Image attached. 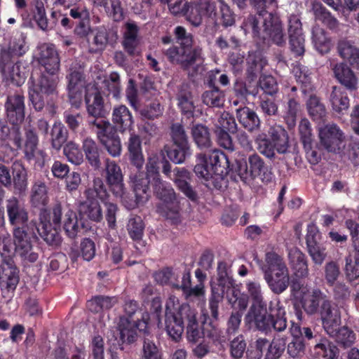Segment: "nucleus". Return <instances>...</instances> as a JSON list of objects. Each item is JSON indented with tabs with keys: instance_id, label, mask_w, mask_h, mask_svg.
Wrapping results in <instances>:
<instances>
[{
	"instance_id": "obj_56",
	"label": "nucleus",
	"mask_w": 359,
	"mask_h": 359,
	"mask_svg": "<svg viewBox=\"0 0 359 359\" xmlns=\"http://www.w3.org/2000/svg\"><path fill=\"white\" fill-rule=\"evenodd\" d=\"M174 311L175 315L177 316V318L182 320L183 325L184 323H187V325L197 319V312L196 309L191 308L187 304H183L182 305H180L179 304L176 306V309Z\"/></svg>"
},
{
	"instance_id": "obj_18",
	"label": "nucleus",
	"mask_w": 359,
	"mask_h": 359,
	"mask_svg": "<svg viewBox=\"0 0 359 359\" xmlns=\"http://www.w3.org/2000/svg\"><path fill=\"white\" fill-rule=\"evenodd\" d=\"M322 320L323 326L328 334L336 333V329L341 323V314L337 306L332 304L327 299L326 302L321 305L318 311Z\"/></svg>"
},
{
	"instance_id": "obj_32",
	"label": "nucleus",
	"mask_w": 359,
	"mask_h": 359,
	"mask_svg": "<svg viewBox=\"0 0 359 359\" xmlns=\"http://www.w3.org/2000/svg\"><path fill=\"white\" fill-rule=\"evenodd\" d=\"M236 116L239 123L248 131L257 130L260 126V121L257 114L248 107L238 109Z\"/></svg>"
},
{
	"instance_id": "obj_29",
	"label": "nucleus",
	"mask_w": 359,
	"mask_h": 359,
	"mask_svg": "<svg viewBox=\"0 0 359 359\" xmlns=\"http://www.w3.org/2000/svg\"><path fill=\"white\" fill-rule=\"evenodd\" d=\"M139 28L134 22H127L123 32V46L126 51L130 55L135 54V50L139 44Z\"/></svg>"
},
{
	"instance_id": "obj_42",
	"label": "nucleus",
	"mask_w": 359,
	"mask_h": 359,
	"mask_svg": "<svg viewBox=\"0 0 359 359\" xmlns=\"http://www.w3.org/2000/svg\"><path fill=\"white\" fill-rule=\"evenodd\" d=\"M191 135L195 143L200 149H208L211 147L212 142L208 127L202 124H196L191 129Z\"/></svg>"
},
{
	"instance_id": "obj_52",
	"label": "nucleus",
	"mask_w": 359,
	"mask_h": 359,
	"mask_svg": "<svg viewBox=\"0 0 359 359\" xmlns=\"http://www.w3.org/2000/svg\"><path fill=\"white\" fill-rule=\"evenodd\" d=\"M85 195L88 199H93L95 196H97L104 202L109 196L105 185L100 177L93 180V187L86 189Z\"/></svg>"
},
{
	"instance_id": "obj_36",
	"label": "nucleus",
	"mask_w": 359,
	"mask_h": 359,
	"mask_svg": "<svg viewBox=\"0 0 359 359\" xmlns=\"http://www.w3.org/2000/svg\"><path fill=\"white\" fill-rule=\"evenodd\" d=\"M82 148L90 165L95 169L99 168L101 163L97 143L93 139L87 137L83 141Z\"/></svg>"
},
{
	"instance_id": "obj_33",
	"label": "nucleus",
	"mask_w": 359,
	"mask_h": 359,
	"mask_svg": "<svg viewBox=\"0 0 359 359\" xmlns=\"http://www.w3.org/2000/svg\"><path fill=\"white\" fill-rule=\"evenodd\" d=\"M112 121L122 130L130 129L133 124V116L125 105L114 108Z\"/></svg>"
},
{
	"instance_id": "obj_11",
	"label": "nucleus",
	"mask_w": 359,
	"mask_h": 359,
	"mask_svg": "<svg viewBox=\"0 0 359 359\" xmlns=\"http://www.w3.org/2000/svg\"><path fill=\"white\" fill-rule=\"evenodd\" d=\"M32 227L27 229L26 226H16L13 231L16 254L28 262H34L39 257L38 253L32 248L31 236H35V233L31 229Z\"/></svg>"
},
{
	"instance_id": "obj_60",
	"label": "nucleus",
	"mask_w": 359,
	"mask_h": 359,
	"mask_svg": "<svg viewBox=\"0 0 359 359\" xmlns=\"http://www.w3.org/2000/svg\"><path fill=\"white\" fill-rule=\"evenodd\" d=\"M127 229L130 236L133 240H140L144 231V224L141 217L135 216L130 218L128 221Z\"/></svg>"
},
{
	"instance_id": "obj_40",
	"label": "nucleus",
	"mask_w": 359,
	"mask_h": 359,
	"mask_svg": "<svg viewBox=\"0 0 359 359\" xmlns=\"http://www.w3.org/2000/svg\"><path fill=\"white\" fill-rule=\"evenodd\" d=\"M306 109L313 121H323L327 115L326 108L320 100L316 95H311L306 101Z\"/></svg>"
},
{
	"instance_id": "obj_17",
	"label": "nucleus",
	"mask_w": 359,
	"mask_h": 359,
	"mask_svg": "<svg viewBox=\"0 0 359 359\" xmlns=\"http://www.w3.org/2000/svg\"><path fill=\"white\" fill-rule=\"evenodd\" d=\"M215 5L211 0H196L190 5L187 19L194 26H198L203 17L215 16Z\"/></svg>"
},
{
	"instance_id": "obj_4",
	"label": "nucleus",
	"mask_w": 359,
	"mask_h": 359,
	"mask_svg": "<svg viewBox=\"0 0 359 359\" xmlns=\"http://www.w3.org/2000/svg\"><path fill=\"white\" fill-rule=\"evenodd\" d=\"M175 34L180 46H171L165 51V55L172 63L180 65L184 68H189L195 63L203 60L202 50L200 48H192L193 39L191 34L187 32L181 26L175 29Z\"/></svg>"
},
{
	"instance_id": "obj_48",
	"label": "nucleus",
	"mask_w": 359,
	"mask_h": 359,
	"mask_svg": "<svg viewBox=\"0 0 359 359\" xmlns=\"http://www.w3.org/2000/svg\"><path fill=\"white\" fill-rule=\"evenodd\" d=\"M118 327L123 342L131 343L135 340L137 332L135 324L132 323L128 318L121 317Z\"/></svg>"
},
{
	"instance_id": "obj_30",
	"label": "nucleus",
	"mask_w": 359,
	"mask_h": 359,
	"mask_svg": "<svg viewBox=\"0 0 359 359\" xmlns=\"http://www.w3.org/2000/svg\"><path fill=\"white\" fill-rule=\"evenodd\" d=\"M332 110L339 114H344L350 107V100L347 93L340 88L333 87L330 96Z\"/></svg>"
},
{
	"instance_id": "obj_63",
	"label": "nucleus",
	"mask_w": 359,
	"mask_h": 359,
	"mask_svg": "<svg viewBox=\"0 0 359 359\" xmlns=\"http://www.w3.org/2000/svg\"><path fill=\"white\" fill-rule=\"evenodd\" d=\"M324 273L327 285L333 286L341 273L339 264L334 261L327 262L324 266Z\"/></svg>"
},
{
	"instance_id": "obj_16",
	"label": "nucleus",
	"mask_w": 359,
	"mask_h": 359,
	"mask_svg": "<svg viewBox=\"0 0 359 359\" xmlns=\"http://www.w3.org/2000/svg\"><path fill=\"white\" fill-rule=\"evenodd\" d=\"M6 212L9 222L13 226H26L27 229L31 226H35L33 222H28V212L25 206L15 197H12L6 201Z\"/></svg>"
},
{
	"instance_id": "obj_47",
	"label": "nucleus",
	"mask_w": 359,
	"mask_h": 359,
	"mask_svg": "<svg viewBox=\"0 0 359 359\" xmlns=\"http://www.w3.org/2000/svg\"><path fill=\"white\" fill-rule=\"evenodd\" d=\"M175 148L165 147L164 150L168 157L176 164L182 163L191 154L189 145H175Z\"/></svg>"
},
{
	"instance_id": "obj_26",
	"label": "nucleus",
	"mask_w": 359,
	"mask_h": 359,
	"mask_svg": "<svg viewBox=\"0 0 359 359\" xmlns=\"http://www.w3.org/2000/svg\"><path fill=\"white\" fill-rule=\"evenodd\" d=\"M288 259L291 268L297 277L305 278L308 276L307 261L305 255L300 250L297 248L290 249Z\"/></svg>"
},
{
	"instance_id": "obj_14",
	"label": "nucleus",
	"mask_w": 359,
	"mask_h": 359,
	"mask_svg": "<svg viewBox=\"0 0 359 359\" xmlns=\"http://www.w3.org/2000/svg\"><path fill=\"white\" fill-rule=\"evenodd\" d=\"M179 304V299L175 296H170L165 305V331L168 335L175 342H179L182 339L184 326L182 320L175 315L174 310Z\"/></svg>"
},
{
	"instance_id": "obj_28",
	"label": "nucleus",
	"mask_w": 359,
	"mask_h": 359,
	"mask_svg": "<svg viewBox=\"0 0 359 359\" xmlns=\"http://www.w3.org/2000/svg\"><path fill=\"white\" fill-rule=\"evenodd\" d=\"M128 149L129 152V158L131 163L136 167L137 171H139L144 163V158L142 154V144L140 137L134 133L130 135L128 140Z\"/></svg>"
},
{
	"instance_id": "obj_57",
	"label": "nucleus",
	"mask_w": 359,
	"mask_h": 359,
	"mask_svg": "<svg viewBox=\"0 0 359 359\" xmlns=\"http://www.w3.org/2000/svg\"><path fill=\"white\" fill-rule=\"evenodd\" d=\"M39 142L38 137L34 128H28L26 130V142L25 153L26 157L31 160L35 156L37 145Z\"/></svg>"
},
{
	"instance_id": "obj_46",
	"label": "nucleus",
	"mask_w": 359,
	"mask_h": 359,
	"mask_svg": "<svg viewBox=\"0 0 359 359\" xmlns=\"http://www.w3.org/2000/svg\"><path fill=\"white\" fill-rule=\"evenodd\" d=\"M317 356L321 359H336L339 350L337 347L327 339L322 340L314 346Z\"/></svg>"
},
{
	"instance_id": "obj_24",
	"label": "nucleus",
	"mask_w": 359,
	"mask_h": 359,
	"mask_svg": "<svg viewBox=\"0 0 359 359\" xmlns=\"http://www.w3.org/2000/svg\"><path fill=\"white\" fill-rule=\"evenodd\" d=\"M334 77L349 90L358 88V78L354 72L344 62L330 64Z\"/></svg>"
},
{
	"instance_id": "obj_9",
	"label": "nucleus",
	"mask_w": 359,
	"mask_h": 359,
	"mask_svg": "<svg viewBox=\"0 0 359 359\" xmlns=\"http://www.w3.org/2000/svg\"><path fill=\"white\" fill-rule=\"evenodd\" d=\"M292 293L295 300L308 315L317 313L321 305L327 300L326 294L320 289L311 288L307 285L294 283Z\"/></svg>"
},
{
	"instance_id": "obj_35",
	"label": "nucleus",
	"mask_w": 359,
	"mask_h": 359,
	"mask_svg": "<svg viewBox=\"0 0 359 359\" xmlns=\"http://www.w3.org/2000/svg\"><path fill=\"white\" fill-rule=\"evenodd\" d=\"M11 62L3 64L0 62L2 71L6 76L15 85H22L26 78V71L25 67H21L20 62H16L11 67L8 66Z\"/></svg>"
},
{
	"instance_id": "obj_53",
	"label": "nucleus",
	"mask_w": 359,
	"mask_h": 359,
	"mask_svg": "<svg viewBox=\"0 0 359 359\" xmlns=\"http://www.w3.org/2000/svg\"><path fill=\"white\" fill-rule=\"evenodd\" d=\"M330 337L335 338L336 341L344 346V347H349L355 341V334L347 327H342L336 329V333L329 334Z\"/></svg>"
},
{
	"instance_id": "obj_49",
	"label": "nucleus",
	"mask_w": 359,
	"mask_h": 359,
	"mask_svg": "<svg viewBox=\"0 0 359 359\" xmlns=\"http://www.w3.org/2000/svg\"><path fill=\"white\" fill-rule=\"evenodd\" d=\"M205 104L213 107H221L224 105V93L217 87L206 90L202 96Z\"/></svg>"
},
{
	"instance_id": "obj_62",
	"label": "nucleus",
	"mask_w": 359,
	"mask_h": 359,
	"mask_svg": "<svg viewBox=\"0 0 359 359\" xmlns=\"http://www.w3.org/2000/svg\"><path fill=\"white\" fill-rule=\"evenodd\" d=\"M138 111L143 118L154 119L160 116L163 114V108L161 107L158 101L155 100L142 109L139 108Z\"/></svg>"
},
{
	"instance_id": "obj_13",
	"label": "nucleus",
	"mask_w": 359,
	"mask_h": 359,
	"mask_svg": "<svg viewBox=\"0 0 359 359\" xmlns=\"http://www.w3.org/2000/svg\"><path fill=\"white\" fill-rule=\"evenodd\" d=\"M248 163L250 168L245 161H237L236 171L242 179L246 180L250 177H256L260 176L263 172L262 181L266 182L271 181L272 175L270 172H265L264 163L259 155L256 154L250 155L248 158Z\"/></svg>"
},
{
	"instance_id": "obj_22",
	"label": "nucleus",
	"mask_w": 359,
	"mask_h": 359,
	"mask_svg": "<svg viewBox=\"0 0 359 359\" xmlns=\"http://www.w3.org/2000/svg\"><path fill=\"white\" fill-rule=\"evenodd\" d=\"M171 180L177 188L182 192L189 199L196 201L198 199L196 191L189 183L191 180L190 172L184 168H175Z\"/></svg>"
},
{
	"instance_id": "obj_15",
	"label": "nucleus",
	"mask_w": 359,
	"mask_h": 359,
	"mask_svg": "<svg viewBox=\"0 0 359 359\" xmlns=\"http://www.w3.org/2000/svg\"><path fill=\"white\" fill-rule=\"evenodd\" d=\"M245 323L249 327H255L261 331L270 330L272 325L271 313L267 314L265 303L252 304L244 318Z\"/></svg>"
},
{
	"instance_id": "obj_20",
	"label": "nucleus",
	"mask_w": 359,
	"mask_h": 359,
	"mask_svg": "<svg viewBox=\"0 0 359 359\" xmlns=\"http://www.w3.org/2000/svg\"><path fill=\"white\" fill-rule=\"evenodd\" d=\"M256 348L261 354H264V359H279L285 349V341L283 338H274L271 342L265 338L256 341Z\"/></svg>"
},
{
	"instance_id": "obj_54",
	"label": "nucleus",
	"mask_w": 359,
	"mask_h": 359,
	"mask_svg": "<svg viewBox=\"0 0 359 359\" xmlns=\"http://www.w3.org/2000/svg\"><path fill=\"white\" fill-rule=\"evenodd\" d=\"M215 126L217 130H228L230 133H234L237 128L235 118L226 111H223L217 115Z\"/></svg>"
},
{
	"instance_id": "obj_8",
	"label": "nucleus",
	"mask_w": 359,
	"mask_h": 359,
	"mask_svg": "<svg viewBox=\"0 0 359 359\" xmlns=\"http://www.w3.org/2000/svg\"><path fill=\"white\" fill-rule=\"evenodd\" d=\"M104 173L106 183L112 194L119 198L126 208H135L136 203L128 196L123 182V174L121 167L114 161L107 158L104 163Z\"/></svg>"
},
{
	"instance_id": "obj_23",
	"label": "nucleus",
	"mask_w": 359,
	"mask_h": 359,
	"mask_svg": "<svg viewBox=\"0 0 359 359\" xmlns=\"http://www.w3.org/2000/svg\"><path fill=\"white\" fill-rule=\"evenodd\" d=\"M87 111L89 115L97 118L105 114L104 102L98 89L94 86H88L85 97Z\"/></svg>"
},
{
	"instance_id": "obj_31",
	"label": "nucleus",
	"mask_w": 359,
	"mask_h": 359,
	"mask_svg": "<svg viewBox=\"0 0 359 359\" xmlns=\"http://www.w3.org/2000/svg\"><path fill=\"white\" fill-rule=\"evenodd\" d=\"M80 214L87 219L99 222L103 218L102 210L97 200L88 199L80 205Z\"/></svg>"
},
{
	"instance_id": "obj_5",
	"label": "nucleus",
	"mask_w": 359,
	"mask_h": 359,
	"mask_svg": "<svg viewBox=\"0 0 359 359\" xmlns=\"http://www.w3.org/2000/svg\"><path fill=\"white\" fill-rule=\"evenodd\" d=\"M264 278L275 294H281L290 285V273L283 258L274 252H267L264 262L260 266Z\"/></svg>"
},
{
	"instance_id": "obj_2",
	"label": "nucleus",
	"mask_w": 359,
	"mask_h": 359,
	"mask_svg": "<svg viewBox=\"0 0 359 359\" xmlns=\"http://www.w3.org/2000/svg\"><path fill=\"white\" fill-rule=\"evenodd\" d=\"M39 62L51 77L42 74L39 79L32 81L29 90V100L36 111L42 110L44 107L43 95L53 94L56 90L58 81L56 74L60 69V59L53 45L41 46Z\"/></svg>"
},
{
	"instance_id": "obj_19",
	"label": "nucleus",
	"mask_w": 359,
	"mask_h": 359,
	"mask_svg": "<svg viewBox=\"0 0 359 359\" xmlns=\"http://www.w3.org/2000/svg\"><path fill=\"white\" fill-rule=\"evenodd\" d=\"M25 36L19 34L11 39L7 48H3L0 53V62L3 64L12 62L14 57L23 55L27 50Z\"/></svg>"
},
{
	"instance_id": "obj_37",
	"label": "nucleus",
	"mask_w": 359,
	"mask_h": 359,
	"mask_svg": "<svg viewBox=\"0 0 359 359\" xmlns=\"http://www.w3.org/2000/svg\"><path fill=\"white\" fill-rule=\"evenodd\" d=\"M226 298L234 309L245 310L248 304V297L243 294L238 286L231 285L226 291Z\"/></svg>"
},
{
	"instance_id": "obj_59",
	"label": "nucleus",
	"mask_w": 359,
	"mask_h": 359,
	"mask_svg": "<svg viewBox=\"0 0 359 359\" xmlns=\"http://www.w3.org/2000/svg\"><path fill=\"white\" fill-rule=\"evenodd\" d=\"M219 3V15L222 25L225 27H230L235 24L236 15L229 6L224 0H218Z\"/></svg>"
},
{
	"instance_id": "obj_1",
	"label": "nucleus",
	"mask_w": 359,
	"mask_h": 359,
	"mask_svg": "<svg viewBox=\"0 0 359 359\" xmlns=\"http://www.w3.org/2000/svg\"><path fill=\"white\" fill-rule=\"evenodd\" d=\"M130 182L135 194L136 205L143 204L148 201L149 184H151L157 197L164 203L158 208V211L168 219L177 218L178 202L175 190L170 183L161 178L156 161L149 160L147 163L146 177L142 172H132L130 175Z\"/></svg>"
},
{
	"instance_id": "obj_61",
	"label": "nucleus",
	"mask_w": 359,
	"mask_h": 359,
	"mask_svg": "<svg viewBox=\"0 0 359 359\" xmlns=\"http://www.w3.org/2000/svg\"><path fill=\"white\" fill-rule=\"evenodd\" d=\"M34 20L43 31L50 30L49 20L47 19L46 10L41 1L36 2L35 5Z\"/></svg>"
},
{
	"instance_id": "obj_51",
	"label": "nucleus",
	"mask_w": 359,
	"mask_h": 359,
	"mask_svg": "<svg viewBox=\"0 0 359 359\" xmlns=\"http://www.w3.org/2000/svg\"><path fill=\"white\" fill-rule=\"evenodd\" d=\"M63 154L67 161L74 165H81L83 161V156L79 144L70 141L63 149Z\"/></svg>"
},
{
	"instance_id": "obj_41",
	"label": "nucleus",
	"mask_w": 359,
	"mask_h": 359,
	"mask_svg": "<svg viewBox=\"0 0 359 359\" xmlns=\"http://www.w3.org/2000/svg\"><path fill=\"white\" fill-rule=\"evenodd\" d=\"M13 180L15 188L22 193L27 187V175L26 169L20 161H15L12 165Z\"/></svg>"
},
{
	"instance_id": "obj_12",
	"label": "nucleus",
	"mask_w": 359,
	"mask_h": 359,
	"mask_svg": "<svg viewBox=\"0 0 359 359\" xmlns=\"http://www.w3.org/2000/svg\"><path fill=\"white\" fill-rule=\"evenodd\" d=\"M320 144L329 152L341 153L345 136L343 131L335 123H328L318 128Z\"/></svg>"
},
{
	"instance_id": "obj_58",
	"label": "nucleus",
	"mask_w": 359,
	"mask_h": 359,
	"mask_svg": "<svg viewBox=\"0 0 359 359\" xmlns=\"http://www.w3.org/2000/svg\"><path fill=\"white\" fill-rule=\"evenodd\" d=\"M308 252L313 262L318 265H321L326 258V248L320 243L307 245Z\"/></svg>"
},
{
	"instance_id": "obj_10",
	"label": "nucleus",
	"mask_w": 359,
	"mask_h": 359,
	"mask_svg": "<svg viewBox=\"0 0 359 359\" xmlns=\"http://www.w3.org/2000/svg\"><path fill=\"white\" fill-rule=\"evenodd\" d=\"M90 124L97 128V137L108 153L113 157L119 156L122 147L120 139L111 124L104 120H95L90 122Z\"/></svg>"
},
{
	"instance_id": "obj_27",
	"label": "nucleus",
	"mask_w": 359,
	"mask_h": 359,
	"mask_svg": "<svg viewBox=\"0 0 359 359\" xmlns=\"http://www.w3.org/2000/svg\"><path fill=\"white\" fill-rule=\"evenodd\" d=\"M337 48L341 57L359 70V49L353 42L344 39H341L337 43Z\"/></svg>"
},
{
	"instance_id": "obj_38",
	"label": "nucleus",
	"mask_w": 359,
	"mask_h": 359,
	"mask_svg": "<svg viewBox=\"0 0 359 359\" xmlns=\"http://www.w3.org/2000/svg\"><path fill=\"white\" fill-rule=\"evenodd\" d=\"M81 75L78 72H73L67 76L69 81V97L72 105L78 107L81 101V93L79 91Z\"/></svg>"
},
{
	"instance_id": "obj_43",
	"label": "nucleus",
	"mask_w": 359,
	"mask_h": 359,
	"mask_svg": "<svg viewBox=\"0 0 359 359\" xmlns=\"http://www.w3.org/2000/svg\"><path fill=\"white\" fill-rule=\"evenodd\" d=\"M93 34L91 41H89V51L97 53L102 50L108 41L107 29L103 27H97L92 31Z\"/></svg>"
},
{
	"instance_id": "obj_6",
	"label": "nucleus",
	"mask_w": 359,
	"mask_h": 359,
	"mask_svg": "<svg viewBox=\"0 0 359 359\" xmlns=\"http://www.w3.org/2000/svg\"><path fill=\"white\" fill-rule=\"evenodd\" d=\"M228 165V158L221 151L215 149L208 156L200 154L197 156L194 167L196 175L208 182V186L217 187L215 182L222 179V168Z\"/></svg>"
},
{
	"instance_id": "obj_64",
	"label": "nucleus",
	"mask_w": 359,
	"mask_h": 359,
	"mask_svg": "<svg viewBox=\"0 0 359 359\" xmlns=\"http://www.w3.org/2000/svg\"><path fill=\"white\" fill-rule=\"evenodd\" d=\"M343 158H346L354 163H359V143L351 142L347 147L342 144L341 153H338Z\"/></svg>"
},
{
	"instance_id": "obj_44",
	"label": "nucleus",
	"mask_w": 359,
	"mask_h": 359,
	"mask_svg": "<svg viewBox=\"0 0 359 359\" xmlns=\"http://www.w3.org/2000/svg\"><path fill=\"white\" fill-rule=\"evenodd\" d=\"M1 267L0 280L6 283L8 289L14 290L19 280L17 269L9 262L3 264Z\"/></svg>"
},
{
	"instance_id": "obj_50",
	"label": "nucleus",
	"mask_w": 359,
	"mask_h": 359,
	"mask_svg": "<svg viewBox=\"0 0 359 359\" xmlns=\"http://www.w3.org/2000/svg\"><path fill=\"white\" fill-rule=\"evenodd\" d=\"M64 229L71 238H74L79 231L77 215L72 210L69 209L65 213Z\"/></svg>"
},
{
	"instance_id": "obj_39",
	"label": "nucleus",
	"mask_w": 359,
	"mask_h": 359,
	"mask_svg": "<svg viewBox=\"0 0 359 359\" xmlns=\"http://www.w3.org/2000/svg\"><path fill=\"white\" fill-rule=\"evenodd\" d=\"M312 39L316 49L321 54L328 53L332 47V43L325 32L319 26H315L312 29Z\"/></svg>"
},
{
	"instance_id": "obj_45",
	"label": "nucleus",
	"mask_w": 359,
	"mask_h": 359,
	"mask_svg": "<svg viewBox=\"0 0 359 359\" xmlns=\"http://www.w3.org/2000/svg\"><path fill=\"white\" fill-rule=\"evenodd\" d=\"M67 135L68 133L64 125L61 122H55L50 132L52 147L56 150H60L67 141Z\"/></svg>"
},
{
	"instance_id": "obj_55",
	"label": "nucleus",
	"mask_w": 359,
	"mask_h": 359,
	"mask_svg": "<svg viewBox=\"0 0 359 359\" xmlns=\"http://www.w3.org/2000/svg\"><path fill=\"white\" fill-rule=\"evenodd\" d=\"M287 354L292 359L302 358L305 355V344L301 338H293L286 347Z\"/></svg>"
},
{
	"instance_id": "obj_25",
	"label": "nucleus",
	"mask_w": 359,
	"mask_h": 359,
	"mask_svg": "<svg viewBox=\"0 0 359 359\" xmlns=\"http://www.w3.org/2000/svg\"><path fill=\"white\" fill-rule=\"evenodd\" d=\"M40 224L36 227L39 236L49 245L57 246L61 243L62 239L59 234L58 229L60 227L52 226L47 220V214L43 213L40 217Z\"/></svg>"
},
{
	"instance_id": "obj_3",
	"label": "nucleus",
	"mask_w": 359,
	"mask_h": 359,
	"mask_svg": "<svg viewBox=\"0 0 359 359\" xmlns=\"http://www.w3.org/2000/svg\"><path fill=\"white\" fill-rule=\"evenodd\" d=\"M262 22L264 39H269L278 46L285 43L282 25L279 18L266 11H262L256 15H249L244 19L241 29L245 34H250L253 37H260L259 24Z\"/></svg>"
},
{
	"instance_id": "obj_7",
	"label": "nucleus",
	"mask_w": 359,
	"mask_h": 359,
	"mask_svg": "<svg viewBox=\"0 0 359 359\" xmlns=\"http://www.w3.org/2000/svg\"><path fill=\"white\" fill-rule=\"evenodd\" d=\"M270 140L264 133L258 134L255 139L259 151L267 158H273L276 151L285 154L289 147L288 135L286 130L280 126H274L269 128Z\"/></svg>"
},
{
	"instance_id": "obj_34",
	"label": "nucleus",
	"mask_w": 359,
	"mask_h": 359,
	"mask_svg": "<svg viewBox=\"0 0 359 359\" xmlns=\"http://www.w3.org/2000/svg\"><path fill=\"white\" fill-rule=\"evenodd\" d=\"M271 318L272 319L271 327L278 332H282L287 327L285 318V311L278 301L271 302L269 306Z\"/></svg>"
},
{
	"instance_id": "obj_21",
	"label": "nucleus",
	"mask_w": 359,
	"mask_h": 359,
	"mask_svg": "<svg viewBox=\"0 0 359 359\" xmlns=\"http://www.w3.org/2000/svg\"><path fill=\"white\" fill-rule=\"evenodd\" d=\"M7 117L13 125H18L25 118L24 96L15 94L8 96L6 102Z\"/></svg>"
}]
</instances>
